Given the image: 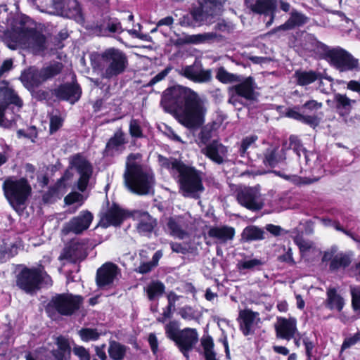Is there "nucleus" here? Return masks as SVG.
I'll use <instances>...</instances> for the list:
<instances>
[{
    "instance_id": "nucleus-1",
    "label": "nucleus",
    "mask_w": 360,
    "mask_h": 360,
    "mask_svg": "<svg viewBox=\"0 0 360 360\" xmlns=\"http://www.w3.org/2000/svg\"><path fill=\"white\" fill-rule=\"evenodd\" d=\"M164 101L175 104L178 122L189 129H197L205 122L207 112L205 100L192 89L177 86L168 89Z\"/></svg>"
},
{
    "instance_id": "nucleus-2",
    "label": "nucleus",
    "mask_w": 360,
    "mask_h": 360,
    "mask_svg": "<svg viewBox=\"0 0 360 360\" xmlns=\"http://www.w3.org/2000/svg\"><path fill=\"white\" fill-rule=\"evenodd\" d=\"M124 181L127 188L138 195L153 193L155 178L153 172L141 165V155L131 153L126 162Z\"/></svg>"
},
{
    "instance_id": "nucleus-3",
    "label": "nucleus",
    "mask_w": 360,
    "mask_h": 360,
    "mask_svg": "<svg viewBox=\"0 0 360 360\" xmlns=\"http://www.w3.org/2000/svg\"><path fill=\"white\" fill-rule=\"evenodd\" d=\"M5 197L15 209L24 205L31 195L32 188L25 178L8 177L3 184Z\"/></svg>"
},
{
    "instance_id": "nucleus-4",
    "label": "nucleus",
    "mask_w": 360,
    "mask_h": 360,
    "mask_svg": "<svg viewBox=\"0 0 360 360\" xmlns=\"http://www.w3.org/2000/svg\"><path fill=\"white\" fill-rule=\"evenodd\" d=\"M103 68L101 77L111 79L123 73L128 65V60L125 53L115 48H109L101 54Z\"/></svg>"
},
{
    "instance_id": "nucleus-5",
    "label": "nucleus",
    "mask_w": 360,
    "mask_h": 360,
    "mask_svg": "<svg viewBox=\"0 0 360 360\" xmlns=\"http://www.w3.org/2000/svg\"><path fill=\"white\" fill-rule=\"evenodd\" d=\"M324 58L340 72L352 71L359 68V60L346 50L340 48H330L319 43Z\"/></svg>"
},
{
    "instance_id": "nucleus-6",
    "label": "nucleus",
    "mask_w": 360,
    "mask_h": 360,
    "mask_svg": "<svg viewBox=\"0 0 360 360\" xmlns=\"http://www.w3.org/2000/svg\"><path fill=\"white\" fill-rule=\"evenodd\" d=\"M44 283L52 285L51 278L39 266L37 268H24L17 278V285L27 293H32L39 288V284Z\"/></svg>"
},
{
    "instance_id": "nucleus-7",
    "label": "nucleus",
    "mask_w": 360,
    "mask_h": 360,
    "mask_svg": "<svg viewBox=\"0 0 360 360\" xmlns=\"http://www.w3.org/2000/svg\"><path fill=\"white\" fill-rule=\"evenodd\" d=\"M226 0H198V5L191 8L190 13L197 26L214 22L219 11Z\"/></svg>"
},
{
    "instance_id": "nucleus-8",
    "label": "nucleus",
    "mask_w": 360,
    "mask_h": 360,
    "mask_svg": "<svg viewBox=\"0 0 360 360\" xmlns=\"http://www.w3.org/2000/svg\"><path fill=\"white\" fill-rule=\"evenodd\" d=\"M178 174L183 195L198 198L204 190L200 173L195 168L184 165Z\"/></svg>"
},
{
    "instance_id": "nucleus-9",
    "label": "nucleus",
    "mask_w": 360,
    "mask_h": 360,
    "mask_svg": "<svg viewBox=\"0 0 360 360\" xmlns=\"http://www.w3.org/2000/svg\"><path fill=\"white\" fill-rule=\"evenodd\" d=\"M82 298L72 294H59L53 297L46 307V311L50 317L56 312L61 315L69 316L79 309Z\"/></svg>"
},
{
    "instance_id": "nucleus-10",
    "label": "nucleus",
    "mask_w": 360,
    "mask_h": 360,
    "mask_svg": "<svg viewBox=\"0 0 360 360\" xmlns=\"http://www.w3.org/2000/svg\"><path fill=\"white\" fill-rule=\"evenodd\" d=\"M236 199L241 206L253 212L262 209L264 204L257 186L239 188L236 192Z\"/></svg>"
},
{
    "instance_id": "nucleus-11",
    "label": "nucleus",
    "mask_w": 360,
    "mask_h": 360,
    "mask_svg": "<svg viewBox=\"0 0 360 360\" xmlns=\"http://www.w3.org/2000/svg\"><path fill=\"white\" fill-rule=\"evenodd\" d=\"M46 12L77 20L82 18L81 8L76 0H53Z\"/></svg>"
},
{
    "instance_id": "nucleus-12",
    "label": "nucleus",
    "mask_w": 360,
    "mask_h": 360,
    "mask_svg": "<svg viewBox=\"0 0 360 360\" xmlns=\"http://www.w3.org/2000/svg\"><path fill=\"white\" fill-rule=\"evenodd\" d=\"M71 167L75 169L79 174L77 181V188L84 192L88 186L89 179L92 174L91 164L82 155H75L70 160Z\"/></svg>"
},
{
    "instance_id": "nucleus-13",
    "label": "nucleus",
    "mask_w": 360,
    "mask_h": 360,
    "mask_svg": "<svg viewBox=\"0 0 360 360\" xmlns=\"http://www.w3.org/2000/svg\"><path fill=\"white\" fill-rule=\"evenodd\" d=\"M181 76L195 83H207L212 80V70L204 69L200 62L195 61L193 64L186 65L178 70Z\"/></svg>"
},
{
    "instance_id": "nucleus-14",
    "label": "nucleus",
    "mask_w": 360,
    "mask_h": 360,
    "mask_svg": "<svg viewBox=\"0 0 360 360\" xmlns=\"http://www.w3.org/2000/svg\"><path fill=\"white\" fill-rule=\"evenodd\" d=\"M120 275V270L116 264L106 262L97 270L96 283L100 288L110 286Z\"/></svg>"
},
{
    "instance_id": "nucleus-15",
    "label": "nucleus",
    "mask_w": 360,
    "mask_h": 360,
    "mask_svg": "<svg viewBox=\"0 0 360 360\" xmlns=\"http://www.w3.org/2000/svg\"><path fill=\"white\" fill-rule=\"evenodd\" d=\"M93 220V215L89 211H82L79 215L73 217L63 228V233L68 234L72 232L75 234L82 233L86 230Z\"/></svg>"
},
{
    "instance_id": "nucleus-16",
    "label": "nucleus",
    "mask_w": 360,
    "mask_h": 360,
    "mask_svg": "<svg viewBox=\"0 0 360 360\" xmlns=\"http://www.w3.org/2000/svg\"><path fill=\"white\" fill-rule=\"evenodd\" d=\"M70 179L71 174L67 171L56 184L44 194L43 200L46 203H52L60 199L70 186Z\"/></svg>"
},
{
    "instance_id": "nucleus-17",
    "label": "nucleus",
    "mask_w": 360,
    "mask_h": 360,
    "mask_svg": "<svg viewBox=\"0 0 360 360\" xmlns=\"http://www.w3.org/2000/svg\"><path fill=\"white\" fill-rule=\"evenodd\" d=\"M198 341V334L195 329L186 328L179 332V337L175 341L184 356L188 358V352Z\"/></svg>"
},
{
    "instance_id": "nucleus-18",
    "label": "nucleus",
    "mask_w": 360,
    "mask_h": 360,
    "mask_svg": "<svg viewBox=\"0 0 360 360\" xmlns=\"http://www.w3.org/2000/svg\"><path fill=\"white\" fill-rule=\"evenodd\" d=\"M86 244L83 242L72 241L59 257L60 259H66L70 262L83 260L86 257Z\"/></svg>"
},
{
    "instance_id": "nucleus-19",
    "label": "nucleus",
    "mask_w": 360,
    "mask_h": 360,
    "mask_svg": "<svg viewBox=\"0 0 360 360\" xmlns=\"http://www.w3.org/2000/svg\"><path fill=\"white\" fill-rule=\"evenodd\" d=\"M219 35L216 32H204L196 34H184L179 37L175 42L176 45L183 46L185 44H200L206 43H212L219 40Z\"/></svg>"
},
{
    "instance_id": "nucleus-20",
    "label": "nucleus",
    "mask_w": 360,
    "mask_h": 360,
    "mask_svg": "<svg viewBox=\"0 0 360 360\" xmlns=\"http://www.w3.org/2000/svg\"><path fill=\"white\" fill-rule=\"evenodd\" d=\"M240 328L245 335L252 334L259 326L260 319L258 313L249 309L242 310L239 313Z\"/></svg>"
},
{
    "instance_id": "nucleus-21",
    "label": "nucleus",
    "mask_w": 360,
    "mask_h": 360,
    "mask_svg": "<svg viewBox=\"0 0 360 360\" xmlns=\"http://www.w3.org/2000/svg\"><path fill=\"white\" fill-rule=\"evenodd\" d=\"M202 152L212 161L219 165L226 158L228 150L221 143L214 140L202 148Z\"/></svg>"
},
{
    "instance_id": "nucleus-22",
    "label": "nucleus",
    "mask_w": 360,
    "mask_h": 360,
    "mask_svg": "<svg viewBox=\"0 0 360 360\" xmlns=\"http://www.w3.org/2000/svg\"><path fill=\"white\" fill-rule=\"evenodd\" d=\"M54 94L58 98L74 104L80 98L82 90L77 84H65L56 89Z\"/></svg>"
},
{
    "instance_id": "nucleus-23",
    "label": "nucleus",
    "mask_w": 360,
    "mask_h": 360,
    "mask_svg": "<svg viewBox=\"0 0 360 360\" xmlns=\"http://www.w3.org/2000/svg\"><path fill=\"white\" fill-rule=\"evenodd\" d=\"M126 143L125 134L122 129H117L108 141L105 149V155L115 156L122 153L125 148Z\"/></svg>"
},
{
    "instance_id": "nucleus-24",
    "label": "nucleus",
    "mask_w": 360,
    "mask_h": 360,
    "mask_svg": "<svg viewBox=\"0 0 360 360\" xmlns=\"http://www.w3.org/2000/svg\"><path fill=\"white\" fill-rule=\"evenodd\" d=\"M275 329L278 338L290 340L297 332L296 320L294 318H278Z\"/></svg>"
},
{
    "instance_id": "nucleus-25",
    "label": "nucleus",
    "mask_w": 360,
    "mask_h": 360,
    "mask_svg": "<svg viewBox=\"0 0 360 360\" xmlns=\"http://www.w3.org/2000/svg\"><path fill=\"white\" fill-rule=\"evenodd\" d=\"M20 80L28 91H32L44 83L40 70L35 67L25 70L20 75Z\"/></svg>"
},
{
    "instance_id": "nucleus-26",
    "label": "nucleus",
    "mask_w": 360,
    "mask_h": 360,
    "mask_svg": "<svg viewBox=\"0 0 360 360\" xmlns=\"http://www.w3.org/2000/svg\"><path fill=\"white\" fill-rule=\"evenodd\" d=\"M208 236L214 240L216 244L224 245L233 239L235 229L229 226H212L208 231Z\"/></svg>"
},
{
    "instance_id": "nucleus-27",
    "label": "nucleus",
    "mask_w": 360,
    "mask_h": 360,
    "mask_svg": "<svg viewBox=\"0 0 360 360\" xmlns=\"http://www.w3.org/2000/svg\"><path fill=\"white\" fill-rule=\"evenodd\" d=\"M134 217L139 220L136 226L138 232L143 236H148L153 232L157 226V221L148 212L136 211Z\"/></svg>"
},
{
    "instance_id": "nucleus-28",
    "label": "nucleus",
    "mask_w": 360,
    "mask_h": 360,
    "mask_svg": "<svg viewBox=\"0 0 360 360\" xmlns=\"http://www.w3.org/2000/svg\"><path fill=\"white\" fill-rule=\"evenodd\" d=\"M185 229L186 224L182 217H173L167 219L165 230L172 236L179 239L185 238L188 235Z\"/></svg>"
},
{
    "instance_id": "nucleus-29",
    "label": "nucleus",
    "mask_w": 360,
    "mask_h": 360,
    "mask_svg": "<svg viewBox=\"0 0 360 360\" xmlns=\"http://www.w3.org/2000/svg\"><path fill=\"white\" fill-rule=\"evenodd\" d=\"M308 21V18L295 10H293L290 14L289 19L282 25L278 27L277 28L271 30V34L276 32L277 31L282 30H289L294 29L296 27H300L307 23Z\"/></svg>"
},
{
    "instance_id": "nucleus-30",
    "label": "nucleus",
    "mask_w": 360,
    "mask_h": 360,
    "mask_svg": "<svg viewBox=\"0 0 360 360\" xmlns=\"http://www.w3.org/2000/svg\"><path fill=\"white\" fill-rule=\"evenodd\" d=\"M124 218L125 214L123 210L117 205H114L107 211L105 216L102 218L101 222L105 227L111 225L118 226Z\"/></svg>"
},
{
    "instance_id": "nucleus-31",
    "label": "nucleus",
    "mask_w": 360,
    "mask_h": 360,
    "mask_svg": "<svg viewBox=\"0 0 360 360\" xmlns=\"http://www.w3.org/2000/svg\"><path fill=\"white\" fill-rule=\"evenodd\" d=\"M337 112L341 116L348 115L353 104L355 103L354 100L349 98L345 94H335L333 99Z\"/></svg>"
},
{
    "instance_id": "nucleus-32",
    "label": "nucleus",
    "mask_w": 360,
    "mask_h": 360,
    "mask_svg": "<svg viewBox=\"0 0 360 360\" xmlns=\"http://www.w3.org/2000/svg\"><path fill=\"white\" fill-rule=\"evenodd\" d=\"M327 298L325 301L326 307L341 311L345 305L344 299L334 288H328L326 292Z\"/></svg>"
},
{
    "instance_id": "nucleus-33",
    "label": "nucleus",
    "mask_w": 360,
    "mask_h": 360,
    "mask_svg": "<svg viewBox=\"0 0 360 360\" xmlns=\"http://www.w3.org/2000/svg\"><path fill=\"white\" fill-rule=\"evenodd\" d=\"M255 88L254 80L252 77L245 79L243 82L233 87L238 96L248 100L255 98Z\"/></svg>"
},
{
    "instance_id": "nucleus-34",
    "label": "nucleus",
    "mask_w": 360,
    "mask_h": 360,
    "mask_svg": "<svg viewBox=\"0 0 360 360\" xmlns=\"http://www.w3.org/2000/svg\"><path fill=\"white\" fill-rule=\"evenodd\" d=\"M296 83L300 86H307L321 78V74L315 71L297 70L294 74Z\"/></svg>"
},
{
    "instance_id": "nucleus-35",
    "label": "nucleus",
    "mask_w": 360,
    "mask_h": 360,
    "mask_svg": "<svg viewBox=\"0 0 360 360\" xmlns=\"http://www.w3.org/2000/svg\"><path fill=\"white\" fill-rule=\"evenodd\" d=\"M63 68V65L61 63L53 62L49 64H46L39 70L45 82L59 75L61 72Z\"/></svg>"
},
{
    "instance_id": "nucleus-36",
    "label": "nucleus",
    "mask_w": 360,
    "mask_h": 360,
    "mask_svg": "<svg viewBox=\"0 0 360 360\" xmlns=\"http://www.w3.org/2000/svg\"><path fill=\"white\" fill-rule=\"evenodd\" d=\"M351 254L340 252L337 253L330 264V270L336 271L340 268L347 267L352 262Z\"/></svg>"
},
{
    "instance_id": "nucleus-37",
    "label": "nucleus",
    "mask_w": 360,
    "mask_h": 360,
    "mask_svg": "<svg viewBox=\"0 0 360 360\" xmlns=\"http://www.w3.org/2000/svg\"><path fill=\"white\" fill-rule=\"evenodd\" d=\"M200 344L205 360H217L212 338L209 335H204L200 339Z\"/></svg>"
},
{
    "instance_id": "nucleus-38",
    "label": "nucleus",
    "mask_w": 360,
    "mask_h": 360,
    "mask_svg": "<svg viewBox=\"0 0 360 360\" xmlns=\"http://www.w3.org/2000/svg\"><path fill=\"white\" fill-rule=\"evenodd\" d=\"M127 349V347L125 345L113 340L110 342L108 352L112 360H123Z\"/></svg>"
},
{
    "instance_id": "nucleus-39",
    "label": "nucleus",
    "mask_w": 360,
    "mask_h": 360,
    "mask_svg": "<svg viewBox=\"0 0 360 360\" xmlns=\"http://www.w3.org/2000/svg\"><path fill=\"white\" fill-rule=\"evenodd\" d=\"M124 31L120 20L117 18H110L101 27V32L103 35L110 34H120Z\"/></svg>"
},
{
    "instance_id": "nucleus-40",
    "label": "nucleus",
    "mask_w": 360,
    "mask_h": 360,
    "mask_svg": "<svg viewBox=\"0 0 360 360\" xmlns=\"http://www.w3.org/2000/svg\"><path fill=\"white\" fill-rule=\"evenodd\" d=\"M246 6L257 13H266L270 9V0H245Z\"/></svg>"
},
{
    "instance_id": "nucleus-41",
    "label": "nucleus",
    "mask_w": 360,
    "mask_h": 360,
    "mask_svg": "<svg viewBox=\"0 0 360 360\" xmlns=\"http://www.w3.org/2000/svg\"><path fill=\"white\" fill-rule=\"evenodd\" d=\"M158 161L160 165L167 169L172 173H179L181 167L184 165L182 162L174 158H167L162 155H159Z\"/></svg>"
},
{
    "instance_id": "nucleus-42",
    "label": "nucleus",
    "mask_w": 360,
    "mask_h": 360,
    "mask_svg": "<svg viewBox=\"0 0 360 360\" xmlns=\"http://www.w3.org/2000/svg\"><path fill=\"white\" fill-rule=\"evenodd\" d=\"M271 173H274L277 176H281L285 179L288 180L297 186L310 184L319 180L318 178L310 179L307 177H301L297 175H284L281 172H278L276 170H271Z\"/></svg>"
},
{
    "instance_id": "nucleus-43",
    "label": "nucleus",
    "mask_w": 360,
    "mask_h": 360,
    "mask_svg": "<svg viewBox=\"0 0 360 360\" xmlns=\"http://www.w3.org/2000/svg\"><path fill=\"white\" fill-rule=\"evenodd\" d=\"M264 232L255 226L246 227L242 233V237L245 240H257L264 238Z\"/></svg>"
},
{
    "instance_id": "nucleus-44",
    "label": "nucleus",
    "mask_w": 360,
    "mask_h": 360,
    "mask_svg": "<svg viewBox=\"0 0 360 360\" xmlns=\"http://www.w3.org/2000/svg\"><path fill=\"white\" fill-rule=\"evenodd\" d=\"M216 78L224 84L240 82V77L237 75L229 72L224 67H220L217 70Z\"/></svg>"
},
{
    "instance_id": "nucleus-45",
    "label": "nucleus",
    "mask_w": 360,
    "mask_h": 360,
    "mask_svg": "<svg viewBox=\"0 0 360 360\" xmlns=\"http://www.w3.org/2000/svg\"><path fill=\"white\" fill-rule=\"evenodd\" d=\"M165 290V285L161 282H152L146 288V292L149 300H153L160 296Z\"/></svg>"
},
{
    "instance_id": "nucleus-46",
    "label": "nucleus",
    "mask_w": 360,
    "mask_h": 360,
    "mask_svg": "<svg viewBox=\"0 0 360 360\" xmlns=\"http://www.w3.org/2000/svg\"><path fill=\"white\" fill-rule=\"evenodd\" d=\"M289 140L290 147L296 153L298 157H300L301 153H302L307 163L309 160V154L307 153V150L302 147L298 138L295 136H291Z\"/></svg>"
},
{
    "instance_id": "nucleus-47",
    "label": "nucleus",
    "mask_w": 360,
    "mask_h": 360,
    "mask_svg": "<svg viewBox=\"0 0 360 360\" xmlns=\"http://www.w3.org/2000/svg\"><path fill=\"white\" fill-rule=\"evenodd\" d=\"M167 337L173 341H176L179 337V323L176 321H169L165 327Z\"/></svg>"
},
{
    "instance_id": "nucleus-48",
    "label": "nucleus",
    "mask_w": 360,
    "mask_h": 360,
    "mask_svg": "<svg viewBox=\"0 0 360 360\" xmlns=\"http://www.w3.org/2000/svg\"><path fill=\"white\" fill-rule=\"evenodd\" d=\"M79 335L81 339L84 342L97 340L101 333L96 329L94 328H82L79 330Z\"/></svg>"
},
{
    "instance_id": "nucleus-49",
    "label": "nucleus",
    "mask_w": 360,
    "mask_h": 360,
    "mask_svg": "<svg viewBox=\"0 0 360 360\" xmlns=\"http://www.w3.org/2000/svg\"><path fill=\"white\" fill-rule=\"evenodd\" d=\"M294 241L299 247L300 252L302 254L306 253L314 248V243L310 240H304L302 236H296Z\"/></svg>"
},
{
    "instance_id": "nucleus-50",
    "label": "nucleus",
    "mask_w": 360,
    "mask_h": 360,
    "mask_svg": "<svg viewBox=\"0 0 360 360\" xmlns=\"http://www.w3.org/2000/svg\"><path fill=\"white\" fill-rule=\"evenodd\" d=\"M262 264V262L258 259H245L240 261L238 264V269L239 270L243 269H252L256 266H260Z\"/></svg>"
},
{
    "instance_id": "nucleus-51",
    "label": "nucleus",
    "mask_w": 360,
    "mask_h": 360,
    "mask_svg": "<svg viewBox=\"0 0 360 360\" xmlns=\"http://www.w3.org/2000/svg\"><path fill=\"white\" fill-rule=\"evenodd\" d=\"M64 201L67 205L78 203V205L77 207H78L83 204V202L84 201V198L83 195H82L79 193L72 192V193H69L67 196H65Z\"/></svg>"
},
{
    "instance_id": "nucleus-52",
    "label": "nucleus",
    "mask_w": 360,
    "mask_h": 360,
    "mask_svg": "<svg viewBox=\"0 0 360 360\" xmlns=\"http://www.w3.org/2000/svg\"><path fill=\"white\" fill-rule=\"evenodd\" d=\"M286 158L285 149L283 148H275L271 151V167L283 162Z\"/></svg>"
},
{
    "instance_id": "nucleus-53",
    "label": "nucleus",
    "mask_w": 360,
    "mask_h": 360,
    "mask_svg": "<svg viewBox=\"0 0 360 360\" xmlns=\"http://www.w3.org/2000/svg\"><path fill=\"white\" fill-rule=\"evenodd\" d=\"M212 127L210 125H206L201 129V131L199 134V139L200 143L204 145H207L210 142V139L212 137Z\"/></svg>"
},
{
    "instance_id": "nucleus-54",
    "label": "nucleus",
    "mask_w": 360,
    "mask_h": 360,
    "mask_svg": "<svg viewBox=\"0 0 360 360\" xmlns=\"http://www.w3.org/2000/svg\"><path fill=\"white\" fill-rule=\"evenodd\" d=\"M129 134L133 138H141L143 136L142 129L140 124L136 120H131L129 122Z\"/></svg>"
},
{
    "instance_id": "nucleus-55",
    "label": "nucleus",
    "mask_w": 360,
    "mask_h": 360,
    "mask_svg": "<svg viewBox=\"0 0 360 360\" xmlns=\"http://www.w3.org/2000/svg\"><path fill=\"white\" fill-rule=\"evenodd\" d=\"M63 119L58 115H51L50 116V134L57 131L63 125Z\"/></svg>"
},
{
    "instance_id": "nucleus-56",
    "label": "nucleus",
    "mask_w": 360,
    "mask_h": 360,
    "mask_svg": "<svg viewBox=\"0 0 360 360\" xmlns=\"http://www.w3.org/2000/svg\"><path fill=\"white\" fill-rule=\"evenodd\" d=\"M179 314L184 320L191 321L195 318V310L189 306H185L179 309Z\"/></svg>"
},
{
    "instance_id": "nucleus-57",
    "label": "nucleus",
    "mask_w": 360,
    "mask_h": 360,
    "mask_svg": "<svg viewBox=\"0 0 360 360\" xmlns=\"http://www.w3.org/2000/svg\"><path fill=\"white\" fill-rule=\"evenodd\" d=\"M179 24L181 27H194L197 26L194 19H193L192 16L191 15V13L184 15L182 17H181L179 20Z\"/></svg>"
},
{
    "instance_id": "nucleus-58",
    "label": "nucleus",
    "mask_w": 360,
    "mask_h": 360,
    "mask_svg": "<svg viewBox=\"0 0 360 360\" xmlns=\"http://www.w3.org/2000/svg\"><path fill=\"white\" fill-rule=\"evenodd\" d=\"M74 354L77 356L80 360H89L90 354L89 352L82 346H76L73 348Z\"/></svg>"
},
{
    "instance_id": "nucleus-59",
    "label": "nucleus",
    "mask_w": 360,
    "mask_h": 360,
    "mask_svg": "<svg viewBox=\"0 0 360 360\" xmlns=\"http://www.w3.org/2000/svg\"><path fill=\"white\" fill-rule=\"evenodd\" d=\"M352 295V307L360 304V286H350Z\"/></svg>"
},
{
    "instance_id": "nucleus-60",
    "label": "nucleus",
    "mask_w": 360,
    "mask_h": 360,
    "mask_svg": "<svg viewBox=\"0 0 360 360\" xmlns=\"http://www.w3.org/2000/svg\"><path fill=\"white\" fill-rule=\"evenodd\" d=\"M30 91L31 92L32 97L38 101H45L49 97V93L43 89L35 90L34 89Z\"/></svg>"
},
{
    "instance_id": "nucleus-61",
    "label": "nucleus",
    "mask_w": 360,
    "mask_h": 360,
    "mask_svg": "<svg viewBox=\"0 0 360 360\" xmlns=\"http://www.w3.org/2000/svg\"><path fill=\"white\" fill-rule=\"evenodd\" d=\"M360 341V332L355 333L352 337L346 338L342 343V348L346 349Z\"/></svg>"
},
{
    "instance_id": "nucleus-62",
    "label": "nucleus",
    "mask_w": 360,
    "mask_h": 360,
    "mask_svg": "<svg viewBox=\"0 0 360 360\" xmlns=\"http://www.w3.org/2000/svg\"><path fill=\"white\" fill-rule=\"evenodd\" d=\"M254 137H246L241 143L240 153L241 155H244L250 146L255 142Z\"/></svg>"
},
{
    "instance_id": "nucleus-63",
    "label": "nucleus",
    "mask_w": 360,
    "mask_h": 360,
    "mask_svg": "<svg viewBox=\"0 0 360 360\" xmlns=\"http://www.w3.org/2000/svg\"><path fill=\"white\" fill-rule=\"evenodd\" d=\"M322 107V103H319L315 100H310L306 102L303 105L302 108H306L309 110L310 112L313 110H316L320 109Z\"/></svg>"
},
{
    "instance_id": "nucleus-64",
    "label": "nucleus",
    "mask_w": 360,
    "mask_h": 360,
    "mask_svg": "<svg viewBox=\"0 0 360 360\" xmlns=\"http://www.w3.org/2000/svg\"><path fill=\"white\" fill-rule=\"evenodd\" d=\"M153 268L154 266L150 262H143L137 268H136L135 271L138 273L144 274L150 272Z\"/></svg>"
}]
</instances>
